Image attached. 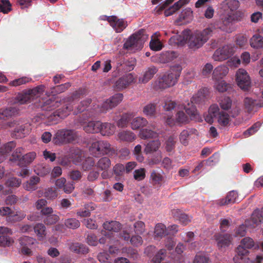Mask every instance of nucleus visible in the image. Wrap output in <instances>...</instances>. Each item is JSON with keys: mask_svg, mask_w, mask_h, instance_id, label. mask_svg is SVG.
I'll use <instances>...</instances> for the list:
<instances>
[{"mask_svg": "<svg viewBox=\"0 0 263 263\" xmlns=\"http://www.w3.org/2000/svg\"><path fill=\"white\" fill-rule=\"evenodd\" d=\"M123 98V94L116 93L100 104L93 105L92 106H89L91 100L86 99L81 101L78 106V112H82L85 111L83 115L87 118L95 117L100 114L106 112L108 110L117 106L122 101Z\"/></svg>", "mask_w": 263, "mask_h": 263, "instance_id": "nucleus-1", "label": "nucleus"}, {"mask_svg": "<svg viewBox=\"0 0 263 263\" xmlns=\"http://www.w3.org/2000/svg\"><path fill=\"white\" fill-rule=\"evenodd\" d=\"M215 28L214 25H210L202 31H196L192 33L190 30L187 40L189 48L195 50L202 47L214 34Z\"/></svg>", "mask_w": 263, "mask_h": 263, "instance_id": "nucleus-2", "label": "nucleus"}, {"mask_svg": "<svg viewBox=\"0 0 263 263\" xmlns=\"http://www.w3.org/2000/svg\"><path fill=\"white\" fill-rule=\"evenodd\" d=\"M182 69V67L179 64L171 67L168 71L165 72L159 78L158 83V87L164 89L174 86L178 82Z\"/></svg>", "mask_w": 263, "mask_h": 263, "instance_id": "nucleus-3", "label": "nucleus"}, {"mask_svg": "<svg viewBox=\"0 0 263 263\" xmlns=\"http://www.w3.org/2000/svg\"><path fill=\"white\" fill-rule=\"evenodd\" d=\"M148 39L143 29H140L131 35L123 45V48L128 50L135 51L143 48L144 42Z\"/></svg>", "mask_w": 263, "mask_h": 263, "instance_id": "nucleus-4", "label": "nucleus"}, {"mask_svg": "<svg viewBox=\"0 0 263 263\" xmlns=\"http://www.w3.org/2000/svg\"><path fill=\"white\" fill-rule=\"evenodd\" d=\"M71 111V107H63L57 109L47 117V121H44L45 116L43 115H37L34 119L35 121L43 122L47 125H53L58 123L61 119L65 118Z\"/></svg>", "mask_w": 263, "mask_h": 263, "instance_id": "nucleus-5", "label": "nucleus"}, {"mask_svg": "<svg viewBox=\"0 0 263 263\" xmlns=\"http://www.w3.org/2000/svg\"><path fill=\"white\" fill-rule=\"evenodd\" d=\"M79 138L78 132L73 129H61L57 130L53 138L55 144L71 143Z\"/></svg>", "mask_w": 263, "mask_h": 263, "instance_id": "nucleus-6", "label": "nucleus"}, {"mask_svg": "<svg viewBox=\"0 0 263 263\" xmlns=\"http://www.w3.org/2000/svg\"><path fill=\"white\" fill-rule=\"evenodd\" d=\"M89 151L95 157L105 155H113L115 154V149L111 147L108 141L104 140L93 142L89 147Z\"/></svg>", "mask_w": 263, "mask_h": 263, "instance_id": "nucleus-7", "label": "nucleus"}, {"mask_svg": "<svg viewBox=\"0 0 263 263\" xmlns=\"http://www.w3.org/2000/svg\"><path fill=\"white\" fill-rule=\"evenodd\" d=\"M45 86L43 85L37 86L26 92L19 93L16 97V101L20 104L31 102L35 98H37L44 91Z\"/></svg>", "mask_w": 263, "mask_h": 263, "instance_id": "nucleus-8", "label": "nucleus"}, {"mask_svg": "<svg viewBox=\"0 0 263 263\" xmlns=\"http://www.w3.org/2000/svg\"><path fill=\"white\" fill-rule=\"evenodd\" d=\"M203 96L199 92L194 95L191 99V103H189L184 107L185 112L192 120L199 121L200 117L197 110L195 103H200L202 101Z\"/></svg>", "mask_w": 263, "mask_h": 263, "instance_id": "nucleus-9", "label": "nucleus"}, {"mask_svg": "<svg viewBox=\"0 0 263 263\" xmlns=\"http://www.w3.org/2000/svg\"><path fill=\"white\" fill-rule=\"evenodd\" d=\"M15 128L12 134V137L22 138L28 135L31 129V124L25 120H18L14 122Z\"/></svg>", "mask_w": 263, "mask_h": 263, "instance_id": "nucleus-10", "label": "nucleus"}, {"mask_svg": "<svg viewBox=\"0 0 263 263\" xmlns=\"http://www.w3.org/2000/svg\"><path fill=\"white\" fill-rule=\"evenodd\" d=\"M234 53V47L231 45H227L217 49L213 55L216 61H222L229 59Z\"/></svg>", "mask_w": 263, "mask_h": 263, "instance_id": "nucleus-11", "label": "nucleus"}, {"mask_svg": "<svg viewBox=\"0 0 263 263\" xmlns=\"http://www.w3.org/2000/svg\"><path fill=\"white\" fill-rule=\"evenodd\" d=\"M238 86L242 89L247 90L250 86V79L247 72L243 69H239L236 74Z\"/></svg>", "mask_w": 263, "mask_h": 263, "instance_id": "nucleus-12", "label": "nucleus"}, {"mask_svg": "<svg viewBox=\"0 0 263 263\" xmlns=\"http://www.w3.org/2000/svg\"><path fill=\"white\" fill-rule=\"evenodd\" d=\"M236 15L234 13H226L225 14L221 16V22L220 24L215 23L211 25H214L216 27L214 33L216 32L217 29H220L223 31H227V27L235 20H236Z\"/></svg>", "mask_w": 263, "mask_h": 263, "instance_id": "nucleus-13", "label": "nucleus"}, {"mask_svg": "<svg viewBox=\"0 0 263 263\" xmlns=\"http://www.w3.org/2000/svg\"><path fill=\"white\" fill-rule=\"evenodd\" d=\"M134 80V78L132 73L126 74L115 82L114 88L117 91L122 90L133 83Z\"/></svg>", "mask_w": 263, "mask_h": 263, "instance_id": "nucleus-14", "label": "nucleus"}, {"mask_svg": "<svg viewBox=\"0 0 263 263\" xmlns=\"http://www.w3.org/2000/svg\"><path fill=\"white\" fill-rule=\"evenodd\" d=\"M249 251L240 247H237L236 254L233 257L235 263H252L249 257Z\"/></svg>", "mask_w": 263, "mask_h": 263, "instance_id": "nucleus-15", "label": "nucleus"}, {"mask_svg": "<svg viewBox=\"0 0 263 263\" xmlns=\"http://www.w3.org/2000/svg\"><path fill=\"white\" fill-rule=\"evenodd\" d=\"M85 89H84L80 88L78 90L75 91L72 93L71 96L65 98L62 100L63 103L64 104L63 106H71L72 111L73 108V105L74 104L75 101L79 100L85 94Z\"/></svg>", "mask_w": 263, "mask_h": 263, "instance_id": "nucleus-16", "label": "nucleus"}, {"mask_svg": "<svg viewBox=\"0 0 263 263\" xmlns=\"http://www.w3.org/2000/svg\"><path fill=\"white\" fill-rule=\"evenodd\" d=\"M110 160L107 157L101 158L96 164V166L98 169L103 171L102 173V176L103 178H106L108 177L107 171L110 167Z\"/></svg>", "mask_w": 263, "mask_h": 263, "instance_id": "nucleus-17", "label": "nucleus"}, {"mask_svg": "<svg viewBox=\"0 0 263 263\" xmlns=\"http://www.w3.org/2000/svg\"><path fill=\"white\" fill-rule=\"evenodd\" d=\"M190 33V30H183L181 34H176L169 40V43L171 45H183L187 43V36Z\"/></svg>", "mask_w": 263, "mask_h": 263, "instance_id": "nucleus-18", "label": "nucleus"}, {"mask_svg": "<svg viewBox=\"0 0 263 263\" xmlns=\"http://www.w3.org/2000/svg\"><path fill=\"white\" fill-rule=\"evenodd\" d=\"M107 21L117 32H122L127 26L126 23L123 20L119 19L116 16L108 17Z\"/></svg>", "mask_w": 263, "mask_h": 263, "instance_id": "nucleus-19", "label": "nucleus"}, {"mask_svg": "<svg viewBox=\"0 0 263 263\" xmlns=\"http://www.w3.org/2000/svg\"><path fill=\"white\" fill-rule=\"evenodd\" d=\"M171 212L173 217L178 220L183 226H186L191 221L192 218L179 209H173Z\"/></svg>", "mask_w": 263, "mask_h": 263, "instance_id": "nucleus-20", "label": "nucleus"}, {"mask_svg": "<svg viewBox=\"0 0 263 263\" xmlns=\"http://www.w3.org/2000/svg\"><path fill=\"white\" fill-rule=\"evenodd\" d=\"M239 6L237 0H225L221 3V8L226 13H235Z\"/></svg>", "mask_w": 263, "mask_h": 263, "instance_id": "nucleus-21", "label": "nucleus"}, {"mask_svg": "<svg viewBox=\"0 0 263 263\" xmlns=\"http://www.w3.org/2000/svg\"><path fill=\"white\" fill-rule=\"evenodd\" d=\"M262 220L263 217L261 213L259 211H254L252 214L251 219L246 220L245 223L247 227L254 228L259 224Z\"/></svg>", "mask_w": 263, "mask_h": 263, "instance_id": "nucleus-22", "label": "nucleus"}, {"mask_svg": "<svg viewBox=\"0 0 263 263\" xmlns=\"http://www.w3.org/2000/svg\"><path fill=\"white\" fill-rule=\"evenodd\" d=\"M62 102L63 103L62 100H60V101L55 100V98L52 97L47 99L45 101H43L41 107L43 110H52L59 107Z\"/></svg>", "mask_w": 263, "mask_h": 263, "instance_id": "nucleus-23", "label": "nucleus"}, {"mask_svg": "<svg viewBox=\"0 0 263 263\" xmlns=\"http://www.w3.org/2000/svg\"><path fill=\"white\" fill-rule=\"evenodd\" d=\"M214 237L219 248L228 247L231 241V236L228 234H217L214 235Z\"/></svg>", "mask_w": 263, "mask_h": 263, "instance_id": "nucleus-24", "label": "nucleus"}, {"mask_svg": "<svg viewBox=\"0 0 263 263\" xmlns=\"http://www.w3.org/2000/svg\"><path fill=\"white\" fill-rule=\"evenodd\" d=\"M229 72L228 67L224 65L217 66L213 71V79L215 81L221 80Z\"/></svg>", "mask_w": 263, "mask_h": 263, "instance_id": "nucleus-25", "label": "nucleus"}, {"mask_svg": "<svg viewBox=\"0 0 263 263\" xmlns=\"http://www.w3.org/2000/svg\"><path fill=\"white\" fill-rule=\"evenodd\" d=\"M19 109L16 107H9L6 108L0 109V119H7L17 115Z\"/></svg>", "mask_w": 263, "mask_h": 263, "instance_id": "nucleus-26", "label": "nucleus"}, {"mask_svg": "<svg viewBox=\"0 0 263 263\" xmlns=\"http://www.w3.org/2000/svg\"><path fill=\"white\" fill-rule=\"evenodd\" d=\"M237 197L238 194L237 192L232 191L228 193L225 198L218 200L217 201V204L220 206H223L234 203L235 202Z\"/></svg>", "mask_w": 263, "mask_h": 263, "instance_id": "nucleus-27", "label": "nucleus"}, {"mask_svg": "<svg viewBox=\"0 0 263 263\" xmlns=\"http://www.w3.org/2000/svg\"><path fill=\"white\" fill-rule=\"evenodd\" d=\"M158 71V69L154 66L147 68L143 75L139 78V81L142 83H146L153 78Z\"/></svg>", "mask_w": 263, "mask_h": 263, "instance_id": "nucleus-28", "label": "nucleus"}, {"mask_svg": "<svg viewBox=\"0 0 263 263\" xmlns=\"http://www.w3.org/2000/svg\"><path fill=\"white\" fill-rule=\"evenodd\" d=\"M189 2V0H179L178 2H176L173 6L170 7L168 9H166L164 11V15L165 16H168L177 11L179 10L184 5L187 4Z\"/></svg>", "mask_w": 263, "mask_h": 263, "instance_id": "nucleus-29", "label": "nucleus"}, {"mask_svg": "<svg viewBox=\"0 0 263 263\" xmlns=\"http://www.w3.org/2000/svg\"><path fill=\"white\" fill-rule=\"evenodd\" d=\"M40 181V178L33 176L30 178L29 180L26 181L24 184V189L28 191H33L37 189V184Z\"/></svg>", "mask_w": 263, "mask_h": 263, "instance_id": "nucleus-30", "label": "nucleus"}, {"mask_svg": "<svg viewBox=\"0 0 263 263\" xmlns=\"http://www.w3.org/2000/svg\"><path fill=\"white\" fill-rule=\"evenodd\" d=\"M34 171L38 176L44 177L50 173L51 167L47 164H39L34 167Z\"/></svg>", "mask_w": 263, "mask_h": 263, "instance_id": "nucleus-31", "label": "nucleus"}, {"mask_svg": "<svg viewBox=\"0 0 263 263\" xmlns=\"http://www.w3.org/2000/svg\"><path fill=\"white\" fill-rule=\"evenodd\" d=\"M118 136L120 141L126 142H132L136 139V135L130 130L121 131Z\"/></svg>", "mask_w": 263, "mask_h": 263, "instance_id": "nucleus-32", "label": "nucleus"}, {"mask_svg": "<svg viewBox=\"0 0 263 263\" xmlns=\"http://www.w3.org/2000/svg\"><path fill=\"white\" fill-rule=\"evenodd\" d=\"M101 122L100 121H90L84 126V130L88 133H97L100 131Z\"/></svg>", "mask_w": 263, "mask_h": 263, "instance_id": "nucleus-33", "label": "nucleus"}, {"mask_svg": "<svg viewBox=\"0 0 263 263\" xmlns=\"http://www.w3.org/2000/svg\"><path fill=\"white\" fill-rule=\"evenodd\" d=\"M161 145V142L159 140L150 141L147 143L144 148V153L146 154H151L157 152Z\"/></svg>", "mask_w": 263, "mask_h": 263, "instance_id": "nucleus-34", "label": "nucleus"}, {"mask_svg": "<svg viewBox=\"0 0 263 263\" xmlns=\"http://www.w3.org/2000/svg\"><path fill=\"white\" fill-rule=\"evenodd\" d=\"M250 45L254 49L263 47V36L259 34H255L250 40Z\"/></svg>", "mask_w": 263, "mask_h": 263, "instance_id": "nucleus-35", "label": "nucleus"}, {"mask_svg": "<svg viewBox=\"0 0 263 263\" xmlns=\"http://www.w3.org/2000/svg\"><path fill=\"white\" fill-rule=\"evenodd\" d=\"M100 131L99 132L103 136H110L112 135L115 130V126L109 123H101Z\"/></svg>", "mask_w": 263, "mask_h": 263, "instance_id": "nucleus-36", "label": "nucleus"}, {"mask_svg": "<svg viewBox=\"0 0 263 263\" xmlns=\"http://www.w3.org/2000/svg\"><path fill=\"white\" fill-rule=\"evenodd\" d=\"M26 217V214L22 211L12 212L11 214L6 217V221L8 222L15 223L23 220Z\"/></svg>", "mask_w": 263, "mask_h": 263, "instance_id": "nucleus-37", "label": "nucleus"}, {"mask_svg": "<svg viewBox=\"0 0 263 263\" xmlns=\"http://www.w3.org/2000/svg\"><path fill=\"white\" fill-rule=\"evenodd\" d=\"M148 124L147 120L141 117L134 118L131 122V127L133 129H138L146 126Z\"/></svg>", "mask_w": 263, "mask_h": 263, "instance_id": "nucleus-38", "label": "nucleus"}, {"mask_svg": "<svg viewBox=\"0 0 263 263\" xmlns=\"http://www.w3.org/2000/svg\"><path fill=\"white\" fill-rule=\"evenodd\" d=\"M103 228L106 230L117 232L121 229V224L116 221H106L103 223Z\"/></svg>", "mask_w": 263, "mask_h": 263, "instance_id": "nucleus-39", "label": "nucleus"}, {"mask_svg": "<svg viewBox=\"0 0 263 263\" xmlns=\"http://www.w3.org/2000/svg\"><path fill=\"white\" fill-rule=\"evenodd\" d=\"M167 234V230L164 224L162 223L156 224L154 231V236L155 238H162Z\"/></svg>", "mask_w": 263, "mask_h": 263, "instance_id": "nucleus-40", "label": "nucleus"}, {"mask_svg": "<svg viewBox=\"0 0 263 263\" xmlns=\"http://www.w3.org/2000/svg\"><path fill=\"white\" fill-rule=\"evenodd\" d=\"M36 153L30 152L22 156L20 161V166H25L30 164L35 158Z\"/></svg>", "mask_w": 263, "mask_h": 263, "instance_id": "nucleus-41", "label": "nucleus"}, {"mask_svg": "<svg viewBox=\"0 0 263 263\" xmlns=\"http://www.w3.org/2000/svg\"><path fill=\"white\" fill-rule=\"evenodd\" d=\"M176 57L174 51H166L162 53L159 57V61L162 63H167L174 60Z\"/></svg>", "mask_w": 263, "mask_h": 263, "instance_id": "nucleus-42", "label": "nucleus"}, {"mask_svg": "<svg viewBox=\"0 0 263 263\" xmlns=\"http://www.w3.org/2000/svg\"><path fill=\"white\" fill-rule=\"evenodd\" d=\"M215 87L218 91L223 92L232 88L231 85L227 83L224 80L215 81Z\"/></svg>", "mask_w": 263, "mask_h": 263, "instance_id": "nucleus-43", "label": "nucleus"}, {"mask_svg": "<svg viewBox=\"0 0 263 263\" xmlns=\"http://www.w3.org/2000/svg\"><path fill=\"white\" fill-rule=\"evenodd\" d=\"M244 104L246 109L249 112L252 111L254 107L258 105L257 100L251 98L246 97L244 99Z\"/></svg>", "mask_w": 263, "mask_h": 263, "instance_id": "nucleus-44", "label": "nucleus"}, {"mask_svg": "<svg viewBox=\"0 0 263 263\" xmlns=\"http://www.w3.org/2000/svg\"><path fill=\"white\" fill-rule=\"evenodd\" d=\"M22 148L17 147L12 153L10 160L13 162H17V164L20 166V161L22 158Z\"/></svg>", "mask_w": 263, "mask_h": 263, "instance_id": "nucleus-45", "label": "nucleus"}, {"mask_svg": "<svg viewBox=\"0 0 263 263\" xmlns=\"http://www.w3.org/2000/svg\"><path fill=\"white\" fill-rule=\"evenodd\" d=\"M64 224L68 229H76L80 227V222L76 218H70L65 219Z\"/></svg>", "mask_w": 263, "mask_h": 263, "instance_id": "nucleus-46", "label": "nucleus"}, {"mask_svg": "<svg viewBox=\"0 0 263 263\" xmlns=\"http://www.w3.org/2000/svg\"><path fill=\"white\" fill-rule=\"evenodd\" d=\"M254 246L255 243L253 239L246 237L241 240L240 244L238 247H240L248 250V249L253 248Z\"/></svg>", "mask_w": 263, "mask_h": 263, "instance_id": "nucleus-47", "label": "nucleus"}, {"mask_svg": "<svg viewBox=\"0 0 263 263\" xmlns=\"http://www.w3.org/2000/svg\"><path fill=\"white\" fill-rule=\"evenodd\" d=\"M176 122L180 124H186L190 121V118L183 111H179L175 116Z\"/></svg>", "mask_w": 263, "mask_h": 263, "instance_id": "nucleus-48", "label": "nucleus"}, {"mask_svg": "<svg viewBox=\"0 0 263 263\" xmlns=\"http://www.w3.org/2000/svg\"><path fill=\"white\" fill-rule=\"evenodd\" d=\"M33 229L39 237L43 238L46 236V228L44 224L37 223L33 227Z\"/></svg>", "mask_w": 263, "mask_h": 263, "instance_id": "nucleus-49", "label": "nucleus"}, {"mask_svg": "<svg viewBox=\"0 0 263 263\" xmlns=\"http://www.w3.org/2000/svg\"><path fill=\"white\" fill-rule=\"evenodd\" d=\"M11 7L9 0H0V12L7 14L12 10Z\"/></svg>", "mask_w": 263, "mask_h": 263, "instance_id": "nucleus-50", "label": "nucleus"}, {"mask_svg": "<svg viewBox=\"0 0 263 263\" xmlns=\"http://www.w3.org/2000/svg\"><path fill=\"white\" fill-rule=\"evenodd\" d=\"M132 116L129 114H123L121 118L117 122V125L119 127H124L127 126L128 122L130 121Z\"/></svg>", "mask_w": 263, "mask_h": 263, "instance_id": "nucleus-51", "label": "nucleus"}, {"mask_svg": "<svg viewBox=\"0 0 263 263\" xmlns=\"http://www.w3.org/2000/svg\"><path fill=\"white\" fill-rule=\"evenodd\" d=\"M217 118H218V123L222 126H227L229 123V115L224 111H221Z\"/></svg>", "mask_w": 263, "mask_h": 263, "instance_id": "nucleus-52", "label": "nucleus"}, {"mask_svg": "<svg viewBox=\"0 0 263 263\" xmlns=\"http://www.w3.org/2000/svg\"><path fill=\"white\" fill-rule=\"evenodd\" d=\"M82 167L85 171H89L95 165V161L92 157H87L82 163Z\"/></svg>", "mask_w": 263, "mask_h": 263, "instance_id": "nucleus-53", "label": "nucleus"}, {"mask_svg": "<svg viewBox=\"0 0 263 263\" xmlns=\"http://www.w3.org/2000/svg\"><path fill=\"white\" fill-rule=\"evenodd\" d=\"M21 247H28L34 243L35 239L29 236H23L18 239Z\"/></svg>", "mask_w": 263, "mask_h": 263, "instance_id": "nucleus-54", "label": "nucleus"}, {"mask_svg": "<svg viewBox=\"0 0 263 263\" xmlns=\"http://www.w3.org/2000/svg\"><path fill=\"white\" fill-rule=\"evenodd\" d=\"M140 136L142 139H146L150 138L156 137L157 136V134L152 129L145 128L140 130Z\"/></svg>", "mask_w": 263, "mask_h": 263, "instance_id": "nucleus-55", "label": "nucleus"}, {"mask_svg": "<svg viewBox=\"0 0 263 263\" xmlns=\"http://www.w3.org/2000/svg\"><path fill=\"white\" fill-rule=\"evenodd\" d=\"M16 147V143L14 141H10L0 148L1 152L3 153L5 156L11 152Z\"/></svg>", "mask_w": 263, "mask_h": 263, "instance_id": "nucleus-56", "label": "nucleus"}, {"mask_svg": "<svg viewBox=\"0 0 263 263\" xmlns=\"http://www.w3.org/2000/svg\"><path fill=\"white\" fill-rule=\"evenodd\" d=\"M59 216L54 214L47 215L44 219V222L46 225H52L56 223L59 220Z\"/></svg>", "mask_w": 263, "mask_h": 263, "instance_id": "nucleus-57", "label": "nucleus"}, {"mask_svg": "<svg viewBox=\"0 0 263 263\" xmlns=\"http://www.w3.org/2000/svg\"><path fill=\"white\" fill-rule=\"evenodd\" d=\"M166 254V250L163 249H160L152 258V262L153 263H160L164 259Z\"/></svg>", "mask_w": 263, "mask_h": 263, "instance_id": "nucleus-58", "label": "nucleus"}, {"mask_svg": "<svg viewBox=\"0 0 263 263\" xmlns=\"http://www.w3.org/2000/svg\"><path fill=\"white\" fill-rule=\"evenodd\" d=\"M134 231L138 235L142 234L145 231V223L142 221H138L134 223Z\"/></svg>", "mask_w": 263, "mask_h": 263, "instance_id": "nucleus-59", "label": "nucleus"}, {"mask_svg": "<svg viewBox=\"0 0 263 263\" xmlns=\"http://www.w3.org/2000/svg\"><path fill=\"white\" fill-rule=\"evenodd\" d=\"M210 261L209 257L203 253H198L195 256L194 263H208Z\"/></svg>", "mask_w": 263, "mask_h": 263, "instance_id": "nucleus-60", "label": "nucleus"}, {"mask_svg": "<svg viewBox=\"0 0 263 263\" xmlns=\"http://www.w3.org/2000/svg\"><path fill=\"white\" fill-rule=\"evenodd\" d=\"M31 81V79L24 77L19 79H15L14 80L10 82L9 84L12 86H18L21 85L25 84Z\"/></svg>", "mask_w": 263, "mask_h": 263, "instance_id": "nucleus-61", "label": "nucleus"}, {"mask_svg": "<svg viewBox=\"0 0 263 263\" xmlns=\"http://www.w3.org/2000/svg\"><path fill=\"white\" fill-rule=\"evenodd\" d=\"M219 105L222 109L228 110L231 107L232 100L229 97H224L220 100Z\"/></svg>", "mask_w": 263, "mask_h": 263, "instance_id": "nucleus-62", "label": "nucleus"}, {"mask_svg": "<svg viewBox=\"0 0 263 263\" xmlns=\"http://www.w3.org/2000/svg\"><path fill=\"white\" fill-rule=\"evenodd\" d=\"M71 86V84L69 82L57 85L53 88L52 92L60 93L65 91Z\"/></svg>", "mask_w": 263, "mask_h": 263, "instance_id": "nucleus-63", "label": "nucleus"}, {"mask_svg": "<svg viewBox=\"0 0 263 263\" xmlns=\"http://www.w3.org/2000/svg\"><path fill=\"white\" fill-rule=\"evenodd\" d=\"M151 179L153 184H160L163 180V176L156 171H153L151 174Z\"/></svg>", "mask_w": 263, "mask_h": 263, "instance_id": "nucleus-64", "label": "nucleus"}]
</instances>
